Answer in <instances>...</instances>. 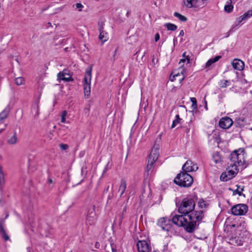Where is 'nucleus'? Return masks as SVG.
<instances>
[{
  "instance_id": "20",
  "label": "nucleus",
  "mask_w": 252,
  "mask_h": 252,
  "mask_svg": "<svg viewBox=\"0 0 252 252\" xmlns=\"http://www.w3.org/2000/svg\"><path fill=\"white\" fill-rule=\"evenodd\" d=\"M221 58V56H217L214 58L209 59L206 63V68H209L213 63L218 61Z\"/></svg>"
},
{
  "instance_id": "32",
  "label": "nucleus",
  "mask_w": 252,
  "mask_h": 252,
  "mask_svg": "<svg viewBox=\"0 0 252 252\" xmlns=\"http://www.w3.org/2000/svg\"><path fill=\"white\" fill-rule=\"evenodd\" d=\"M15 83L18 86L24 84L25 83V79L22 77H17L15 79Z\"/></svg>"
},
{
  "instance_id": "64",
  "label": "nucleus",
  "mask_w": 252,
  "mask_h": 252,
  "mask_svg": "<svg viewBox=\"0 0 252 252\" xmlns=\"http://www.w3.org/2000/svg\"><path fill=\"white\" fill-rule=\"evenodd\" d=\"M216 141L217 142V143H219V141H218L217 140H216Z\"/></svg>"
},
{
  "instance_id": "2",
  "label": "nucleus",
  "mask_w": 252,
  "mask_h": 252,
  "mask_svg": "<svg viewBox=\"0 0 252 252\" xmlns=\"http://www.w3.org/2000/svg\"><path fill=\"white\" fill-rule=\"evenodd\" d=\"M246 156L245 149L240 148L232 151L229 155V158L231 163L244 169L249 165L248 162L246 160Z\"/></svg>"
},
{
  "instance_id": "54",
  "label": "nucleus",
  "mask_w": 252,
  "mask_h": 252,
  "mask_svg": "<svg viewBox=\"0 0 252 252\" xmlns=\"http://www.w3.org/2000/svg\"><path fill=\"white\" fill-rule=\"evenodd\" d=\"M8 216H9V214H8V213H6V215H5V216L4 219H6L8 217Z\"/></svg>"
},
{
  "instance_id": "33",
  "label": "nucleus",
  "mask_w": 252,
  "mask_h": 252,
  "mask_svg": "<svg viewBox=\"0 0 252 252\" xmlns=\"http://www.w3.org/2000/svg\"><path fill=\"white\" fill-rule=\"evenodd\" d=\"M73 7L75 9L77 10L79 12H81L82 11L83 8H84L83 5L80 3L78 2L73 5Z\"/></svg>"
},
{
  "instance_id": "17",
  "label": "nucleus",
  "mask_w": 252,
  "mask_h": 252,
  "mask_svg": "<svg viewBox=\"0 0 252 252\" xmlns=\"http://www.w3.org/2000/svg\"><path fill=\"white\" fill-rule=\"evenodd\" d=\"M232 65L234 69L238 70H242L244 67V62L239 59H234L232 63Z\"/></svg>"
},
{
  "instance_id": "30",
  "label": "nucleus",
  "mask_w": 252,
  "mask_h": 252,
  "mask_svg": "<svg viewBox=\"0 0 252 252\" xmlns=\"http://www.w3.org/2000/svg\"><path fill=\"white\" fill-rule=\"evenodd\" d=\"M174 16L176 17H177L179 18V19L182 22H186L187 21V18L186 17L182 15L180 13L175 12L174 13Z\"/></svg>"
},
{
  "instance_id": "51",
  "label": "nucleus",
  "mask_w": 252,
  "mask_h": 252,
  "mask_svg": "<svg viewBox=\"0 0 252 252\" xmlns=\"http://www.w3.org/2000/svg\"><path fill=\"white\" fill-rule=\"evenodd\" d=\"M179 76V73L178 74H174L173 76V78H174V79L175 80L176 79V77H178Z\"/></svg>"
},
{
  "instance_id": "26",
  "label": "nucleus",
  "mask_w": 252,
  "mask_h": 252,
  "mask_svg": "<svg viewBox=\"0 0 252 252\" xmlns=\"http://www.w3.org/2000/svg\"><path fill=\"white\" fill-rule=\"evenodd\" d=\"M230 84V82L229 80H221L219 83V86L221 88H226L227 86H229Z\"/></svg>"
},
{
  "instance_id": "18",
  "label": "nucleus",
  "mask_w": 252,
  "mask_h": 252,
  "mask_svg": "<svg viewBox=\"0 0 252 252\" xmlns=\"http://www.w3.org/2000/svg\"><path fill=\"white\" fill-rule=\"evenodd\" d=\"M159 156V149L158 148H153L151 152L149 155V158H152L157 160Z\"/></svg>"
},
{
  "instance_id": "9",
  "label": "nucleus",
  "mask_w": 252,
  "mask_h": 252,
  "mask_svg": "<svg viewBox=\"0 0 252 252\" xmlns=\"http://www.w3.org/2000/svg\"><path fill=\"white\" fill-rule=\"evenodd\" d=\"M207 0H184V4L188 8L203 7Z\"/></svg>"
},
{
  "instance_id": "14",
  "label": "nucleus",
  "mask_w": 252,
  "mask_h": 252,
  "mask_svg": "<svg viewBox=\"0 0 252 252\" xmlns=\"http://www.w3.org/2000/svg\"><path fill=\"white\" fill-rule=\"evenodd\" d=\"M68 72L67 70L64 69L63 71L59 72L57 75L58 79L59 81L63 80L65 82L72 81L73 79Z\"/></svg>"
},
{
  "instance_id": "24",
  "label": "nucleus",
  "mask_w": 252,
  "mask_h": 252,
  "mask_svg": "<svg viewBox=\"0 0 252 252\" xmlns=\"http://www.w3.org/2000/svg\"><path fill=\"white\" fill-rule=\"evenodd\" d=\"M156 161V160L155 159H153L152 158H149L148 160L147 165L146 166V171L148 173V174H149L148 172L153 167Z\"/></svg>"
},
{
  "instance_id": "22",
  "label": "nucleus",
  "mask_w": 252,
  "mask_h": 252,
  "mask_svg": "<svg viewBox=\"0 0 252 252\" xmlns=\"http://www.w3.org/2000/svg\"><path fill=\"white\" fill-rule=\"evenodd\" d=\"M126 188V181L124 179H122L121 180V183H120V185L119 189V191H121V194H120L121 196H122V195L125 192Z\"/></svg>"
},
{
  "instance_id": "36",
  "label": "nucleus",
  "mask_w": 252,
  "mask_h": 252,
  "mask_svg": "<svg viewBox=\"0 0 252 252\" xmlns=\"http://www.w3.org/2000/svg\"><path fill=\"white\" fill-rule=\"evenodd\" d=\"M244 17H245L246 20L252 16V10H248L244 14Z\"/></svg>"
},
{
  "instance_id": "50",
  "label": "nucleus",
  "mask_w": 252,
  "mask_h": 252,
  "mask_svg": "<svg viewBox=\"0 0 252 252\" xmlns=\"http://www.w3.org/2000/svg\"><path fill=\"white\" fill-rule=\"evenodd\" d=\"M230 239H229V240L230 241H233L234 240V239H235L237 237H229Z\"/></svg>"
},
{
  "instance_id": "27",
  "label": "nucleus",
  "mask_w": 252,
  "mask_h": 252,
  "mask_svg": "<svg viewBox=\"0 0 252 252\" xmlns=\"http://www.w3.org/2000/svg\"><path fill=\"white\" fill-rule=\"evenodd\" d=\"M198 206L199 208L201 209V210H203L204 212V210L203 209L207 207L208 206V204H207L206 201H204L203 199H201L198 202Z\"/></svg>"
},
{
  "instance_id": "11",
  "label": "nucleus",
  "mask_w": 252,
  "mask_h": 252,
  "mask_svg": "<svg viewBox=\"0 0 252 252\" xmlns=\"http://www.w3.org/2000/svg\"><path fill=\"white\" fill-rule=\"evenodd\" d=\"M98 31L99 32V39L103 43L108 39V34L107 32L104 30V23L103 22H98Z\"/></svg>"
},
{
  "instance_id": "12",
  "label": "nucleus",
  "mask_w": 252,
  "mask_h": 252,
  "mask_svg": "<svg viewBox=\"0 0 252 252\" xmlns=\"http://www.w3.org/2000/svg\"><path fill=\"white\" fill-rule=\"evenodd\" d=\"M197 169V164L193 163L190 160H187L182 167V172H186L187 173L189 172L195 171Z\"/></svg>"
},
{
  "instance_id": "58",
  "label": "nucleus",
  "mask_w": 252,
  "mask_h": 252,
  "mask_svg": "<svg viewBox=\"0 0 252 252\" xmlns=\"http://www.w3.org/2000/svg\"><path fill=\"white\" fill-rule=\"evenodd\" d=\"M177 41L176 39L175 38L173 39L174 44H175V41Z\"/></svg>"
},
{
  "instance_id": "56",
  "label": "nucleus",
  "mask_w": 252,
  "mask_h": 252,
  "mask_svg": "<svg viewBox=\"0 0 252 252\" xmlns=\"http://www.w3.org/2000/svg\"><path fill=\"white\" fill-rule=\"evenodd\" d=\"M186 52H184V53H183V57H185V58H187V57L186 56Z\"/></svg>"
},
{
  "instance_id": "35",
  "label": "nucleus",
  "mask_w": 252,
  "mask_h": 252,
  "mask_svg": "<svg viewBox=\"0 0 252 252\" xmlns=\"http://www.w3.org/2000/svg\"><path fill=\"white\" fill-rule=\"evenodd\" d=\"M245 20H246V19H245V17H244V15L238 17L237 18V22L238 24L236 26H233L232 29L235 28L236 26H238L240 23H241L243 21H244Z\"/></svg>"
},
{
  "instance_id": "34",
  "label": "nucleus",
  "mask_w": 252,
  "mask_h": 252,
  "mask_svg": "<svg viewBox=\"0 0 252 252\" xmlns=\"http://www.w3.org/2000/svg\"><path fill=\"white\" fill-rule=\"evenodd\" d=\"M191 102H192L191 108L193 110H195L197 107V101L195 97L190 98Z\"/></svg>"
},
{
  "instance_id": "6",
  "label": "nucleus",
  "mask_w": 252,
  "mask_h": 252,
  "mask_svg": "<svg viewBox=\"0 0 252 252\" xmlns=\"http://www.w3.org/2000/svg\"><path fill=\"white\" fill-rule=\"evenodd\" d=\"M238 167V166L231 163L228 166L226 171L220 175V180L226 182L234 178L239 171Z\"/></svg>"
},
{
  "instance_id": "31",
  "label": "nucleus",
  "mask_w": 252,
  "mask_h": 252,
  "mask_svg": "<svg viewBox=\"0 0 252 252\" xmlns=\"http://www.w3.org/2000/svg\"><path fill=\"white\" fill-rule=\"evenodd\" d=\"M175 117V119L173 121L171 127V128H173L174 127H175L178 124H179L180 123V121L181 120V119H180V116L178 114L176 115Z\"/></svg>"
},
{
  "instance_id": "10",
  "label": "nucleus",
  "mask_w": 252,
  "mask_h": 252,
  "mask_svg": "<svg viewBox=\"0 0 252 252\" xmlns=\"http://www.w3.org/2000/svg\"><path fill=\"white\" fill-rule=\"evenodd\" d=\"M97 219L96 215L95 212V206H92L89 209L87 217V223L89 225H93L96 222Z\"/></svg>"
},
{
  "instance_id": "29",
  "label": "nucleus",
  "mask_w": 252,
  "mask_h": 252,
  "mask_svg": "<svg viewBox=\"0 0 252 252\" xmlns=\"http://www.w3.org/2000/svg\"><path fill=\"white\" fill-rule=\"evenodd\" d=\"M17 138L16 135V133L11 136L7 141V143L9 145H14L17 143Z\"/></svg>"
},
{
  "instance_id": "23",
  "label": "nucleus",
  "mask_w": 252,
  "mask_h": 252,
  "mask_svg": "<svg viewBox=\"0 0 252 252\" xmlns=\"http://www.w3.org/2000/svg\"><path fill=\"white\" fill-rule=\"evenodd\" d=\"M213 159L216 163H219L222 161V157L220 153L216 152L213 155Z\"/></svg>"
},
{
  "instance_id": "38",
  "label": "nucleus",
  "mask_w": 252,
  "mask_h": 252,
  "mask_svg": "<svg viewBox=\"0 0 252 252\" xmlns=\"http://www.w3.org/2000/svg\"><path fill=\"white\" fill-rule=\"evenodd\" d=\"M0 233L1 235V236H3V237L8 236L7 235V234H6L4 228L3 227V226H2L1 224L0 225Z\"/></svg>"
},
{
  "instance_id": "46",
  "label": "nucleus",
  "mask_w": 252,
  "mask_h": 252,
  "mask_svg": "<svg viewBox=\"0 0 252 252\" xmlns=\"http://www.w3.org/2000/svg\"><path fill=\"white\" fill-rule=\"evenodd\" d=\"M184 35V32L183 31V30H182L180 32L179 36H183Z\"/></svg>"
},
{
  "instance_id": "39",
  "label": "nucleus",
  "mask_w": 252,
  "mask_h": 252,
  "mask_svg": "<svg viewBox=\"0 0 252 252\" xmlns=\"http://www.w3.org/2000/svg\"><path fill=\"white\" fill-rule=\"evenodd\" d=\"M238 123L240 125V126H244V121L245 119L244 118H239L238 120Z\"/></svg>"
},
{
  "instance_id": "60",
  "label": "nucleus",
  "mask_w": 252,
  "mask_h": 252,
  "mask_svg": "<svg viewBox=\"0 0 252 252\" xmlns=\"http://www.w3.org/2000/svg\"><path fill=\"white\" fill-rule=\"evenodd\" d=\"M235 224H233V225H231V226H232V227H235Z\"/></svg>"
},
{
  "instance_id": "57",
  "label": "nucleus",
  "mask_w": 252,
  "mask_h": 252,
  "mask_svg": "<svg viewBox=\"0 0 252 252\" xmlns=\"http://www.w3.org/2000/svg\"><path fill=\"white\" fill-rule=\"evenodd\" d=\"M184 78H185V76H183V77L181 79H179V81H182L183 80H184Z\"/></svg>"
},
{
  "instance_id": "3",
  "label": "nucleus",
  "mask_w": 252,
  "mask_h": 252,
  "mask_svg": "<svg viewBox=\"0 0 252 252\" xmlns=\"http://www.w3.org/2000/svg\"><path fill=\"white\" fill-rule=\"evenodd\" d=\"M195 203L194 199L191 196H188L183 199L178 207V211L181 214L187 216L190 215L194 210Z\"/></svg>"
},
{
  "instance_id": "1",
  "label": "nucleus",
  "mask_w": 252,
  "mask_h": 252,
  "mask_svg": "<svg viewBox=\"0 0 252 252\" xmlns=\"http://www.w3.org/2000/svg\"><path fill=\"white\" fill-rule=\"evenodd\" d=\"M185 217L182 227L187 232L192 233L197 227V222L201 221L203 218V211H194L193 213Z\"/></svg>"
},
{
  "instance_id": "42",
  "label": "nucleus",
  "mask_w": 252,
  "mask_h": 252,
  "mask_svg": "<svg viewBox=\"0 0 252 252\" xmlns=\"http://www.w3.org/2000/svg\"><path fill=\"white\" fill-rule=\"evenodd\" d=\"M109 168H110V167L109 166V162H108L103 169V174L106 173Z\"/></svg>"
},
{
  "instance_id": "62",
  "label": "nucleus",
  "mask_w": 252,
  "mask_h": 252,
  "mask_svg": "<svg viewBox=\"0 0 252 252\" xmlns=\"http://www.w3.org/2000/svg\"><path fill=\"white\" fill-rule=\"evenodd\" d=\"M139 52V51L136 52V54H138V53Z\"/></svg>"
},
{
  "instance_id": "25",
  "label": "nucleus",
  "mask_w": 252,
  "mask_h": 252,
  "mask_svg": "<svg viewBox=\"0 0 252 252\" xmlns=\"http://www.w3.org/2000/svg\"><path fill=\"white\" fill-rule=\"evenodd\" d=\"M232 0H229L228 1H227V4L225 5L224 6V10L225 12L227 13H230L232 11L233 6L232 5Z\"/></svg>"
},
{
  "instance_id": "45",
  "label": "nucleus",
  "mask_w": 252,
  "mask_h": 252,
  "mask_svg": "<svg viewBox=\"0 0 252 252\" xmlns=\"http://www.w3.org/2000/svg\"><path fill=\"white\" fill-rule=\"evenodd\" d=\"M99 246H100V244L98 242H96L95 244V248L96 249H98L99 247Z\"/></svg>"
},
{
  "instance_id": "47",
  "label": "nucleus",
  "mask_w": 252,
  "mask_h": 252,
  "mask_svg": "<svg viewBox=\"0 0 252 252\" xmlns=\"http://www.w3.org/2000/svg\"><path fill=\"white\" fill-rule=\"evenodd\" d=\"M52 24L50 22H49L47 24V25H46V28H48L49 27H52Z\"/></svg>"
},
{
  "instance_id": "49",
  "label": "nucleus",
  "mask_w": 252,
  "mask_h": 252,
  "mask_svg": "<svg viewBox=\"0 0 252 252\" xmlns=\"http://www.w3.org/2000/svg\"><path fill=\"white\" fill-rule=\"evenodd\" d=\"M48 183H49V184H52V183H53V181L52 179H51V178H49V179H48Z\"/></svg>"
},
{
  "instance_id": "43",
  "label": "nucleus",
  "mask_w": 252,
  "mask_h": 252,
  "mask_svg": "<svg viewBox=\"0 0 252 252\" xmlns=\"http://www.w3.org/2000/svg\"><path fill=\"white\" fill-rule=\"evenodd\" d=\"M160 38V35H159V34L158 33H157L156 34H155V42H157Z\"/></svg>"
},
{
  "instance_id": "44",
  "label": "nucleus",
  "mask_w": 252,
  "mask_h": 252,
  "mask_svg": "<svg viewBox=\"0 0 252 252\" xmlns=\"http://www.w3.org/2000/svg\"><path fill=\"white\" fill-rule=\"evenodd\" d=\"M6 126H7V124H4L3 127L0 129V133L1 132H2L5 129V128H6Z\"/></svg>"
},
{
  "instance_id": "53",
  "label": "nucleus",
  "mask_w": 252,
  "mask_h": 252,
  "mask_svg": "<svg viewBox=\"0 0 252 252\" xmlns=\"http://www.w3.org/2000/svg\"><path fill=\"white\" fill-rule=\"evenodd\" d=\"M4 239V241H6L9 240L10 237H3Z\"/></svg>"
},
{
  "instance_id": "7",
  "label": "nucleus",
  "mask_w": 252,
  "mask_h": 252,
  "mask_svg": "<svg viewBox=\"0 0 252 252\" xmlns=\"http://www.w3.org/2000/svg\"><path fill=\"white\" fill-rule=\"evenodd\" d=\"M158 224L163 230L168 232V235H175V230L172 227L170 219L167 218H160L158 220Z\"/></svg>"
},
{
  "instance_id": "52",
  "label": "nucleus",
  "mask_w": 252,
  "mask_h": 252,
  "mask_svg": "<svg viewBox=\"0 0 252 252\" xmlns=\"http://www.w3.org/2000/svg\"><path fill=\"white\" fill-rule=\"evenodd\" d=\"M130 12L129 11H127L126 14V16L128 17Z\"/></svg>"
},
{
  "instance_id": "16",
  "label": "nucleus",
  "mask_w": 252,
  "mask_h": 252,
  "mask_svg": "<svg viewBox=\"0 0 252 252\" xmlns=\"http://www.w3.org/2000/svg\"><path fill=\"white\" fill-rule=\"evenodd\" d=\"M184 215H175L172 219L171 223H173L178 226H182L185 221Z\"/></svg>"
},
{
  "instance_id": "13",
  "label": "nucleus",
  "mask_w": 252,
  "mask_h": 252,
  "mask_svg": "<svg viewBox=\"0 0 252 252\" xmlns=\"http://www.w3.org/2000/svg\"><path fill=\"white\" fill-rule=\"evenodd\" d=\"M233 123V122L230 118L225 117L220 119L219 121V126L223 129H228L232 126Z\"/></svg>"
},
{
  "instance_id": "48",
  "label": "nucleus",
  "mask_w": 252,
  "mask_h": 252,
  "mask_svg": "<svg viewBox=\"0 0 252 252\" xmlns=\"http://www.w3.org/2000/svg\"><path fill=\"white\" fill-rule=\"evenodd\" d=\"M235 192L238 194L239 196H241L242 195V192H241V191H239L238 189H236L235 191Z\"/></svg>"
},
{
  "instance_id": "61",
  "label": "nucleus",
  "mask_w": 252,
  "mask_h": 252,
  "mask_svg": "<svg viewBox=\"0 0 252 252\" xmlns=\"http://www.w3.org/2000/svg\"><path fill=\"white\" fill-rule=\"evenodd\" d=\"M198 238H199V239L203 240V239H202L201 237H198Z\"/></svg>"
},
{
  "instance_id": "63",
  "label": "nucleus",
  "mask_w": 252,
  "mask_h": 252,
  "mask_svg": "<svg viewBox=\"0 0 252 252\" xmlns=\"http://www.w3.org/2000/svg\"><path fill=\"white\" fill-rule=\"evenodd\" d=\"M171 80L172 81H174V79H171Z\"/></svg>"
},
{
  "instance_id": "5",
  "label": "nucleus",
  "mask_w": 252,
  "mask_h": 252,
  "mask_svg": "<svg viewBox=\"0 0 252 252\" xmlns=\"http://www.w3.org/2000/svg\"><path fill=\"white\" fill-rule=\"evenodd\" d=\"M92 65H90L86 68L85 75L83 80L84 94L85 96H87V98H89L91 94V83L92 80Z\"/></svg>"
},
{
  "instance_id": "8",
  "label": "nucleus",
  "mask_w": 252,
  "mask_h": 252,
  "mask_svg": "<svg viewBox=\"0 0 252 252\" xmlns=\"http://www.w3.org/2000/svg\"><path fill=\"white\" fill-rule=\"evenodd\" d=\"M231 213L235 216L244 215L247 213L248 208L245 204H237L231 208Z\"/></svg>"
},
{
  "instance_id": "37",
  "label": "nucleus",
  "mask_w": 252,
  "mask_h": 252,
  "mask_svg": "<svg viewBox=\"0 0 252 252\" xmlns=\"http://www.w3.org/2000/svg\"><path fill=\"white\" fill-rule=\"evenodd\" d=\"M67 115V112L66 111H63L62 114V119L61 122L63 123H65L66 122V116Z\"/></svg>"
},
{
  "instance_id": "4",
  "label": "nucleus",
  "mask_w": 252,
  "mask_h": 252,
  "mask_svg": "<svg viewBox=\"0 0 252 252\" xmlns=\"http://www.w3.org/2000/svg\"><path fill=\"white\" fill-rule=\"evenodd\" d=\"M193 182L192 177L186 172H181L177 174L174 182L181 187L188 188L191 186Z\"/></svg>"
},
{
  "instance_id": "59",
  "label": "nucleus",
  "mask_w": 252,
  "mask_h": 252,
  "mask_svg": "<svg viewBox=\"0 0 252 252\" xmlns=\"http://www.w3.org/2000/svg\"><path fill=\"white\" fill-rule=\"evenodd\" d=\"M154 59H154V58H153V59H152V62H153V63H154V62H155Z\"/></svg>"
},
{
  "instance_id": "40",
  "label": "nucleus",
  "mask_w": 252,
  "mask_h": 252,
  "mask_svg": "<svg viewBox=\"0 0 252 252\" xmlns=\"http://www.w3.org/2000/svg\"><path fill=\"white\" fill-rule=\"evenodd\" d=\"M60 147L63 150H66L68 148V146L65 144H61Z\"/></svg>"
},
{
  "instance_id": "28",
  "label": "nucleus",
  "mask_w": 252,
  "mask_h": 252,
  "mask_svg": "<svg viewBox=\"0 0 252 252\" xmlns=\"http://www.w3.org/2000/svg\"><path fill=\"white\" fill-rule=\"evenodd\" d=\"M164 26L169 31H174L177 29V26L173 24L167 23L164 24Z\"/></svg>"
},
{
  "instance_id": "55",
  "label": "nucleus",
  "mask_w": 252,
  "mask_h": 252,
  "mask_svg": "<svg viewBox=\"0 0 252 252\" xmlns=\"http://www.w3.org/2000/svg\"><path fill=\"white\" fill-rule=\"evenodd\" d=\"M126 212V207H125L123 210V215Z\"/></svg>"
},
{
  "instance_id": "21",
  "label": "nucleus",
  "mask_w": 252,
  "mask_h": 252,
  "mask_svg": "<svg viewBox=\"0 0 252 252\" xmlns=\"http://www.w3.org/2000/svg\"><path fill=\"white\" fill-rule=\"evenodd\" d=\"M5 184L4 174L2 171V166L0 165V190L2 191L3 186Z\"/></svg>"
},
{
  "instance_id": "41",
  "label": "nucleus",
  "mask_w": 252,
  "mask_h": 252,
  "mask_svg": "<svg viewBox=\"0 0 252 252\" xmlns=\"http://www.w3.org/2000/svg\"><path fill=\"white\" fill-rule=\"evenodd\" d=\"M186 60L187 61L188 63H190V59L189 56H187V58L185 59H181L179 63H184L186 62Z\"/></svg>"
},
{
  "instance_id": "19",
  "label": "nucleus",
  "mask_w": 252,
  "mask_h": 252,
  "mask_svg": "<svg viewBox=\"0 0 252 252\" xmlns=\"http://www.w3.org/2000/svg\"><path fill=\"white\" fill-rule=\"evenodd\" d=\"M10 108L8 106L5 108V109L0 113V120L3 123V119L6 118L9 113Z\"/></svg>"
},
{
  "instance_id": "15",
  "label": "nucleus",
  "mask_w": 252,
  "mask_h": 252,
  "mask_svg": "<svg viewBox=\"0 0 252 252\" xmlns=\"http://www.w3.org/2000/svg\"><path fill=\"white\" fill-rule=\"evenodd\" d=\"M139 252H150V249L148 242L145 240L139 241L137 244Z\"/></svg>"
}]
</instances>
